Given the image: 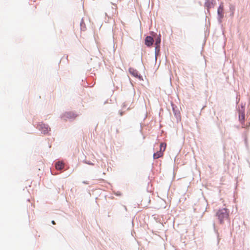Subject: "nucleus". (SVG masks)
Segmentation results:
<instances>
[{"mask_svg":"<svg viewBox=\"0 0 250 250\" xmlns=\"http://www.w3.org/2000/svg\"><path fill=\"white\" fill-rule=\"evenodd\" d=\"M216 216L219 220L220 223L222 224L224 221L228 218L229 216V212L227 208H223L218 210L216 212Z\"/></svg>","mask_w":250,"mask_h":250,"instance_id":"1","label":"nucleus"},{"mask_svg":"<svg viewBox=\"0 0 250 250\" xmlns=\"http://www.w3.org/2000/svg\"><path fill=\"white\" fill-rule=\"evenodd\" d=\"M166 147V144L164 143H161L160 145V149L156 153H154L153 154L154 159H158L161 157L163 155V152L165 150Z\"/></svg>","mask_w":250,"mask_h":250,"instance_id":"2","label":"nucleus"},{"mask_svg":"<svg viewBox=\"0 0 250 250\" xmlns=\"http://www.w3.org/2000/svg\"><path fill=\"white\" fill-rule=\"evenodd\" d=\"M217 14L218 16V20L220 21H222V19L224 17V6L223 4H221L219 6L217 10Z\"/></svg>","mask_w":250,"mask_h":250,"instance_id":"3","label":"nucleus"},{"mask_svg":"<svg viewBox=\"0 0 250 250\" xmlns=\"http://www.w3.org/2000/svg\"><path fill=\"white\" fill-rule=\"evenodd\" d=\"M153 39L150 36H147L145 39V44L148 46H150L153 42Z\"/></svg>","mask_w":250,"mask_h":250,"instance_id":"4","label":"nucleus"},{"mask_svg":"<svg viewBox=\"0 0 250 250\" xmlns=\"http://www.w3.org/2000/svg\"><path fill=\"white\" fill-rule=\"evenodd\" d=\"M239 120L243 125H244L245 113L244 111H239Z\"/></svg>","mask_w":250,"mask_h":250,"instance_id":"5","label":"nucleus"},{"mask_svg":"<svg viewBox=\"0 0 250 250\" xmlns=\"http://www.w3.org/2000/svg\"><path fill=\"white\" fill-rule=\"evenodd\" d=\"M129 73L135 77H138V72L133 68H129L128 69Z\"/></svg>","mask_w":250,"mask_h":250,"instance_id":"6","label":"nucleus"},{"mask_svg":"<svg viewBox=\"0 0 250 250\" xmlns=\"http://www.w3.org/2000/svg\"><path fill=\"white\" fill-rule=\"evenodd\" d=\"M63 117L65 118L71 119L75 118L76 117V115L74 113L69 112L65 113Z\"/></svg>","mask_w":250,"mask_h":250,"instance_id":"7","label":"nucleus"},{"mask_svg":"<svg viewBox=\"0 0 250 250\" xmlns=\"http://www.w3.org/2000/svg\"><path fill=\"white\" fill-rule=\"evenodd\" d=\"M41 128L42 131L44 134L47 133L50 130V128L47 126V125H41Z\"/></svg>","mask_w":250,"mask_h":250,"instance_id":"8","label":"nucleus"},{"mask_svg":"<svg viewBox=\"0 0 250 250\" xmlns=\"http://www.w3.org/2000/svg\"><path fill=\"white\" fill-rule=\"evenodd\" d=\"M55 167L58 170H61L64 167V164L62 162H58L55 165Z\"/></svg>","mask_w":250,"mask_h":250,"instance_id":"9","label":"nucleus"},{"mask_svg":"<svg viewBox=\"0 0 250 250\" xmlns=\"http://www.w3.org/2000/svg\"><path fill=\"white\" fill-rule=\"evenodd\" d=\"M161 42V38H160V36H159V37L157 38V39H156V42H155V44L156 45V49H157L159 48V44Z\"/></svg>","mask_w":250,"mask_h":250,"instance_id":"10","label":"nucleus"},{"mask_svg":"<svg viewBox=\"0 0 250 250\" xmlns=\"http://www.w3.org/2000/svg\"><path fill=\"white\" fill-rule=\"evenodd\" d=\"M52 223L53 225H55V224H56L54 221H52Z\"/></svg>","mask_w":250,"mask_h":250,"instance_id":"11","label":"nucleus"}]
</instances>
